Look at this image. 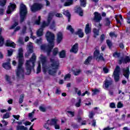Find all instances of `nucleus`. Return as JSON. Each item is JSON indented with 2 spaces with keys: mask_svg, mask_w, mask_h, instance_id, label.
<instances>
[{
  "mask_svg": "<svg viewBox=\"0 0 130 130\" xmlns=\"http://www.w3.org/2000/svg\"><path fill=\"white\" fill-rule=\"evenodd\" d=\"M39 58L42 63V67L44 70V72H45V73L48 72V74L49 75H51V76L55 75V74H56V71L58 69V66L59 64L58 61L54 60V59L53 58H51V67L48 68L47 66V60L46 57L41 54L39 57Z\"/></svg>",
  "mask_w": 130,
  "mask_h": 130,
  "instance_id": "nucleus-1",
  "label": "nucleus"
},
{
  "mask_svg": "<svg viewBox=\"0 0 130 130\" xmlns=\"http://www.w3.org/2000/svg\"><path fill=\"white\" fill-rule=\"evenodd\" d=\"M47 41L49 44H44L41 46V49L43 50L44 52H47V55H50V52L52 50V48L54 47V34L51 32L48 31L46 35Z\"/></svg>",
  "mask_w": 130,
  "mask_h": 130,
  "instance_id": "nucleus-2",
  "label": "nucleus"
},
{
  "mask_svg": "<svg viewBox=\"0 0 130 130\" xmlns=\"http://www.w3.org/2000/svg\"><path fill=\"white\" fill-rule=\"evenodd\" d=\"M23 49L22 48H20L18 50V55L17 56V58H19V64L16 71V75L19 79H23L24 78V69L22 67L24 61V59H23Z\"/></svg>",
  "mask_w": 130,
  "mask_h": 130,
  "instance_id": "nucleus-3",
  "label": "nucleus"
},
{
  "mask_svg": "<svg viewBox=\"0 0 130 130\" xmlns=\"http://www.w3.org/2000/svg\"><path fill=\"white\" fill-rule=\"evenodd\" d=\"M35 61H36V55L35 53H33L30 59L26 61V63H25L26 75L31 74V71H32L35 67Z\"/></svg>",
  "mask_w": 130,
  "mask_h": 130,
  "instance_id": "nucleus-4",
  "label": "nucleus"
},
{
  "mask_svg": "<svg viewBox=\"0 0 130 130\" xmlns=\"http://www.w3.org/2000/svg\"><path fill=\"white\" fill-rule=\"evenodd\" d=\"M104 55L103 53L100 54L99 50L96 49L93 52V56L96 59L98 62H100V61H105V59L103 57Z\"/></svg>",
  "mask_w": 130,
  "mask_h": 130,
  "instance_id": "nucleus-5",
  "label": "nucleus"
},
{
  "mask_svg": "<svg viewBox=\"0 0 130 130\" xmlns=\"http://www.w3.org/2000/svg\"><path fill=\"white\" fill-rule=\"evenodd\" d=\"M120 73V68H119V66H116L113 73L114 79L115 82H118L119 81V79H120V77L119 76Z\"/></svg>",
  "mask_w": 130,
  "mask_h": 130,
  "instance_id": "nucleus-6",
  "label": "nucleus"
},
{
  "mask_svg": "<svg viewBox=\"0 0 130 130\" xmlns=\"http://www.w3.org/2000/svg\"><path fill=\"white\" fill-rule=\"evenodd\" d=\"M19 11L21 17H26L27 14H28V11H27V7L25 5L21 4L20 5Z\"/></svg>",
  "mask_w": 130,
  "mask_h": 130,
  "instance_id": "nucleus-7",
  "label": "nucleus"
},
{
  "mask_svg": "<svg viewBox=\"0 0 130 130\" xmlns=\"http://www.w3.org/2000/svg\"><path fill=\"white\" fill-rule=\"evenodd\" d=\"M102 19V18L101 17H94L92 19V21L95 22V26L99 30H100L101 28V24L100 22Z\"/></svg>",
  "mask_w": 130,
  "mask_h": 130,
  "instance_id": "nucleus-8",
  "label": "nucleus"
},
{
  "mask_svg": "<svg viewBox=\"0 0 130 130\" xmlns=\"http://www.w3.org/2000/svg\"><path fill=\"white\" fill-rule=\"evenodd\" d=\"M31 53H33V43L29 42L27 45V51L25 54V57H28Z\"/></svg>",
  "mask_w": 130,
  "mask_h": 130,
  "instance_id": "nucleus-9",
  "label": "nucleus"
},
{
  "mask_svg": "<svg viewBox=\"0 0 130 130\" xmlns=\"http://www.w3.org/2000/svg\"><path fill=\"white\" fill-rule=\"evenodd\" d=\"M43 7V6H42V4L35 3L32 5V6H31V10L32 12H37V11H39V10H41Z\"/></svg>",
  "mask_w": 130,
  "mask_h": 130,
  "instance_id": "nucleus-10",
  "label": "nucleus"
},
{
  "mask_svg": "<svg viewBox=\"0 0 130 130\" xmlns=\"http://www.w3.org/2000/svg\"><path fill=\"white\" fill-rule=\"evenodd\" d=\"M52 21V17H49L47 19V21H43L41 25V28H43V29H44L46 27H48L49 26V24Z\"/></svg>",
  "mask_w": 130,
  "mask_h": 130,
  "instance_id": "nucleus-11",
  "label": "nucleus"
},
{
  "mask_svg": "<svg viewBox=\"0 0 130 130\" xmlns=\"http://www.w3.org/2000/svg\"><path fill=\"white\" fill-rule=\"evenodd\" d=\"M15 9H16V4L10 3L6 11L7 14H12V12H14Z\"/></svg>",
  "mask_w": 130,
  "mask_h": 130,
  "instance_id": "nucleus-12",
  "label": "nucleus"
},
{
  "mask_svg": "<svg viewBox=\"0 0 130 130\" xmlns=\"http://www.w3.org/2000/svg\"><path fill=\"white\" fill-rule=\"evenodd\" d=\"M127 63L130 62V58L128 56H125L124 57H121L120 59L119 60V64H121L122 63Z\"/></svg>",
  "mask_w": 130,
  "mask_h": 130,
  "instance_id": "nucleus-13",
  "label": "nucleus"
},
{
  "mask_svg": "<svg viewBox=\"0 0 130 130\" xmlns=\"http://www.w3.org/2000/svg\"><path fill=\"white\" fill-rule=\"evenodd\" d=\"M79 50V44L78 43H76L74 45H73L70 49V52H73V53H77Z\"/></svg>",
  "mask_w": 130,
  "mask_h": 130,
  "instance_id": "nucleus-14",
  "label": "nucleus"
},
{
  "mask_svg": "<svg viewBox=\"0 0 130 130\" xmlns=\"http://www.w3.org/2000/svg\"><path fill=\"white\" fill-rule=\"evenodd\" d=\"M123 76L126 78L128 79V77H129V67H127L126 69H123Z\"/></svg>",
  "mask_w": 130,
  "mask_h": 130,
  "instance_id": "nucleus-15",
  "label": "nucleus"
},
{
  "mask_svg": "<svg viewBox=\"0 0 130 130\" xmlns=\"http://www.w3.org/2000/svg\"><path fill=\"white\" fill-rule=\"evenodd\" d=\"M62 33L59 32L57 34V39L56 41L58 43V44H59L60 42H61V41L62 40Z\"/></svg>",
  "mask_w": 130,
  "mask_h": 130,
  "instance_id": "nucleus-16",
  "label": "nucleus"
},
{
  "mask_svg": "<svg viewBox=\"0 0 130 130\" xmlns=\"http://www.w3.org/2000/svg\"><path fill=\"white\" fill-rule=\"evenodd\" d=\"M75 13H77V14H78L81 17H82L83 16V10H82L81 7L79 6H77L75 8Z\"/></svg>",
  "mask_w": 130,
  "mask_h": 130,
  "instance_id": "nucleus-17",
  "label": "nucleus"
},
{
  "mask_svg": "<svg viewBox=\"0 0 130 130\" xmlns=\"http://www.w3.org/2000/svg\"><path fill=\"white\" fill-rule=\"evenodd\" d=\"M62 16V15L61 14L54 12H50L48 15V17H61Z\"/></svg>",
  "mask_w": 130,
  "mask_h": 130,
  "instance_id": "nucleus-18",
  "label": "nucleus"
},
{
  "mask_svg": "<svg viewBox=\"0 0 130 130\" xmlns=\"http://www.w3.org/2000/svg\"><path fill=\"white\" fill-rule=\"evenodd\" d=\"M105 82V88H108V87L112 85V80L111 79H106Z\"/></svg>",
  "mask_w": 130,
  "mask_h": 130,
  "instance_id": "nucleus-19",
  "label": "nucleus"
},
{
  "mask_svg": "<svg viewBox=\"0 0 130 130\" xmlns=\"http://www.w3.org/2000/svg\"><path fill=\"white\" fill-rule=\"evenodd\" d=\"M6 46H10V47H13L15 48L16 47V44L13 42H11L10 41H7L6 43Z\"/></svg>",
  "mask_w": 130,
  "mask_h": 130,
  "instance_id": "nucleus-20",
  "label": "nucleus"
},
{
  "mask_svg": "<svg viewBox=\"0 0 130 130\" xmlns=\"http://www.w3.org/2000/svg\"><path fill=\"white\" fill-rule=\"evenodd\" d=\"M75 34L78 35L80 38H83V37H84V32H83V30L81 29H78Z\"/></svg>",
  "mask_w": 130,
  "mask_h": 130,
  "instance_id": "nucleus-21",
  "label": "nucleus"
},
{
  "mask_svg": "<svg viewBox=\"0 0 130 130\" xmlns=\"http://www.w3.org/2000/svg\"><path fill=\"white\" fill-rule=\"evenodd\" d=\"M85 32L86 34H90L91 33V27H90V24L87 23L85 28Z\"/></svg>",
  "mask_w": 130,
  "mask_h": 130,
  "instance_id": "nucleus-22",
  "label": "nucleus"
},
{
  "mask_svg": "<svg viewBox=\"0 0 130 130\" xmlns=\"http://www.w3.org/2000/svg\"><path fill=\"white\" fill-rule=\"evenodd\" d=\"M77 93L78 96H82V97L85 96V95H86V94L87 95H88V96H89V95H90V92H89V91H85L84 92H83L82 94V92L81 91V90H78V92Z\"/></svg>",
  "mask_w": 130,
  "mask_h": 130,
  "instance_id": "nucleus-23",
  "label": "nucleus"
},
{
  "mask_svg": "<svg viewBox=\"0 0 130 130\" xmlns=\"http://www.w3.org/2000/svg\"><path fill=\"white\" fill-rule=\"evenodd\" d=\"M50 29H51V30H53V31H55V21L54 20H52V18L51 21Z\"/></svg>",
  "mask_w": 130,
  "mask_h": 130,
  "instance_id": "nucleus-24",
  "label": "nucleus"
},
{
  "mask_svg": "<svg viewBox=\"0 0 130 130\" xmlns=\"http://www.w3.org/2000/svg\"><path fill=\"white\" fill-rule=\"evenodd\" d=\"M2 66L6 70H10V69H11V64L10 62L3 63Z\"/></svg>",
  "mask_w": 130,
  "mask_h": 130,
  "instance_id": "nucleus-25",
  "label": "nucleus"
},
{
  "mask_svg": "<svg viewBox=\"0 0 130 130\" xmlns=\"http://www.w3.org/2000/svg\"><path fill=\"white\" fill-rule=\"evenodd\" d=\"M37 35L38 37H40L43 35V28L41 27L37 31Z\"/></svg>",
  "mask_w": 130,
  "mask_h": 130,
  "instance_id": "nucleus-26",
  "label": "nucleus"
},
{
  "mask_svg": "<svg viewBox=\"0 0 130 130\" xmlns=\"http://www.w3.org/2000/svg\"><path fill=\"white\" fill-rule=\"evenodd\" d=\"M60 58H64L66 57V50H63L59 53Z\"/></svg>",
  "mask_w": 130,
  "mask_h": 130,
  "instance_id": "nucleus-27",
  "label": "nucleus"
},
{
  "mask_svg": "<svg viewBox=\"0 0 130 130\" xmlns=\"http://www.w3.org/2000/svg\"><path fill=\"white\" fill-rule=\"evenodd\" d=\"M58 120L56 119H52L49 124L50 125H55L57 123Z\"/></svg>",
  "mask_w": 130,
  "mask_h": 130,
  "instance_id": "nucleus-28",
  "label": "nucleus"
},
{
  "mask_svg": "<svg viewBox=\"0 0 130 130\" xmlns=\"http://www.w3.org/2000/svg\"><path fill=\"white\" fill-rule=\"evenodd\" d=\"M16 130H28V128L23 125H17L16 126Z\"/></svg>",
  "mask_w": 130,
  "mask_h": 130,
  "instance_id": "nucleus-29",
  "label": "nucleus"
},
{
  "mask_svg": "<svg viewBox=\"0 0 130 130\" xmlns=\"http://www.w3.org/2000/svg\"><path fill=\"white\" fill-rule=\"evenodd\" d=\"M93 34L94 38H96L97 36H99V29L93 28Z\"/></svg>",
  "mask_w": 130,
  "mask_h": 130,
  "instance_id": "nucleus-30",
  "label": "nucleus"
},
{
  "mask_svg": "<svg viewBox=\"0 0 130 130\" xmlns=\"http://www.w3.org/2000/svg\"><path fill=\"white\" fill-rule=\"evenodd\" d=\"M67 2L64 4V7H69L73 5V0H67Z\"/></svg>",
  "mask_w": 130,
  "mask_h": 130,
  "instance_id": "nucleus-31",
  "label": "nucleus"
},
{
  "mask_svg": "<svg viewBox=\"0 0 130 130\" xmlns=\"http://www.w3.org/2000/svg\"><path fill=\"white\" fill-rule=\"evenodd\" d=\"M92 58L91 56L88 57L84 61V64H89V63L91 62V60H92Z\"/></svg>",
  "mask_w": 130,
  "mask_h": 130,
  "instance_id": "nucleus-32",
  "label": "nucleus"
},
{
  "mask_svg": "<svg viewBox=\"0 0 130 130\" xmlns=\"http://www.w3.org/2000/svg\"><path fill=\"white\" fill-rule=\"evenodd\" d=\"M73 73L74 76H79V74L82 73V70H81L80 69H77L75 71H73Z\"/></svg>",
  "mask_w": 130,
  "mask_h": 130,
  "instance_id": "nucleus-33",
  "label": "nucleus"
},
{
  "mask_svg": "<svg viewBox=\"0 0 130 130\" xmlns=\"http://www.w3.org/2000/svg\"><path fill=\"white\" fill-rule=\"evenodd\" d=\"M115 18V19L116 20L117 24H121V22H122V21H123V19L122 18V17H119V18L117 17H116Z\"/></svg>",
  "mask_w": 130,
  "mask_h": 130,
  "instance_id": "nucleus-34",
  "label": "nucleus"
},
{
  "mask_svg": "<svg viewBox=\"0 0 130 130\" xmlns=\"http://www.w3.org/2000/svg\"><path fill=\"white\" fill-rule=\"evenodd\" d=\"M40 21H41V17H39L35 20L34 24L35 25H40Z\"/></svg>",
  "mask_w": 130,
  "mask_h": 130,
  "instance_id": "nucleus-35",
  "label": "nucleus"
},
{
  "mask_svg": "<svg viewBox=\"0 0 130 130\" xmlns=\"http://www.w3.org/2000/svg\"><path fill=\"white\" fill-rule=\"evenodd\" d=\"M67 113L69 117H74L75 116V112L68 111Z\"/></svg>",
  "mask_w": 130,
  "mask_h": 130,
  "instance_id": "nucleus-36",
  "label": "nucleus"
},
{
  "mask_svg": "<svg viewBox=\"0 0 130 130\" xmlns=\"http://www.w3.org/2000/svg\"><path fill=\"white\" fill-rule=\"evenodd\" d=\"M63 15H64V16H66V17H71V13H70V11H69V10L63 11Z\"/></svg>",
  "mask_w": 130,
  "mask_h": 130,
  "instance_id": "nucleus-37",
  "label": "nucleus"
},
{
  "mask_svg": "<svg viewBox=\"0 0 130 130\" xmlns=\"http://www.w3.org/2000/svg\"><path fill=\"white\" fill-rule=\"evenodd\" d=\"M80 5L81 7H83V8H85L86 7V2H87V0H80Z\"/></svg>",
  "mask_w": 130,
  "mask_h": 130,
  "instance_id": "nucleus-38",
  "label": "nucleus"
},
{
  "mask_svg": "<svg viewBox=\"0 0 130 130\" xmlns=\"http://www.w3.org/2000/svg\"><path fill=\"white\" fill-rule=\"evenodd\" d=\"M67 29L70 31V32L73 34L74 32V28L71 26V25H68L67 27Z\"/></svg>",
  "mask_w": 130,
  "mask_h": 130,
  "instance_id": "nucleus-39",
  "label": "nucleus"
},
{
  "mask_svg": "<svg viewBox=\"0 0 130 130\" xmlns=\"http://www.w3.org/2000/svg\"><path fill=\"white\" fill-rule=\"evenodd\" d=\"M6 3L7 0H0V6H1V7H5Z\"/></svg>",
  "mask_w": 130,
  "mask_h": 130,
  "instance_id": "nucleus-40",
  "label": "nucleus"
},
{
  "mask_svg": "<svg viewBox=\"0 0 130 130\" xmlns=\"http://www.w3.org/2000/svg\"><path fill=\"white\" fill-rule=\"evenodd\" d=\"M41 72V65H40V62L38 63V66L37 69V74H39Z\"/></svg>",
  "mask_w": 130,
  "mask_h": 130,
  "instance_id": "nucleus-41",
  "label": "nucleus"
},
{
  "mask_svg": "<svg viewBox=\"0 0 130 130\" xmlns=\"http://www.w3.org/2000/svg\"><path fill=\"white\" fill-rule=\"evenodd\" d=\"M107 44L109 48L111 49V47H112V43L109 40H107Z\"/></svg>",
  "mask_w": 130,
  "mask_h": 130,
  "instance_id": "nucleus-42",
  "label": "nucleus"
},
{
  "mask_svg": "<svg viewBox=\"0 0 130 130\" xmlns=\"http://www.w3.org/2000/svg\"><path fill=\"white\" fill-rule=\"evenodd\" d=\"M34 113H35V110H34L32 113H29L28 114V117L30 119H32V118H33V116L34 115Z\"/></svg>",
  "mask_w": 130,
  "mask_h": 130,
  "instance_id": "nucleus-43",
  "label": "nucleus"
},
{
  "mask_svg": "<svg viewBox=\"0 0 130 130\" xmlns=\"http://www.w3.org/2000/svg\"><path fill=\"white\" fill-rule=\"evenodd\" d=\"M58 53V49L57 48H55L53 50V55H56Z\"/></svg>",
  "mask_w": 130,
  "mask_h": 130,
  "instance_id": "nucleus-44",
  "label": "nucleus"
},
{
  "mask_svg": "<svg viewBox=\"0 0 130 130\" xmlns=\"http://www.w3.org/2000/svg\"><path fill=\"white\" fill-rule=\"evenodd\" d=\"M7 52L8 56H12L13 52V49L8 50Z\"/></svg>",
  "mask_w": 130,
  "mask_h": 130,
  "instance_id": "nucleus-45",
  "label": "nucleus"
},
{
  "mask_svg": "<svg viewBox=\"0 0 130 130\" xmlns=\"http://www.w3.org/2000/svg\"><path fill=\"white\" fill-rule=\"evenodd\" d=\"M23 101H24V95L23 94H21L19 98V103L20 104L23 103Z\"/></svg>",
  "mask_w": 130,
  "mask_h": 130,
  "instance_id": "nucleus-46",
  "label": "nucleus"
},
{
  "mask_svg": "<svg viewBox=\"0 0 130 130\" xmlns=\"http://www.w3.org/2000/svg\"><path fill=\"white\" fill-rule=\"evenodd\" d=\"M4 45V38L2 36H0V46Z\"/></svg>",
  "mask_w": 130,
  "mask_h": 130,
  "instance_id": "nucleus-47",
  "label": "nucleus"
},
{
  "mask_svg": "<svg viewBox=\"0 0 130 130\" xmlns=\"http://www.w3.org/2000/svg\"><path fill=\"white\" fill-rule=\"evenodd\" d=\"M92 92H93L92 93V95L93 96V95H96L98 93H99V90L95 89L94 90H92Z\"/></svg>",
  "mask_w": 130,
  "mask_h": 130,
  "instance_id": "nucleus-48",
  "label": "nucleus"
},
{
  "mask_svg": "<svg viewBox=\"0 0 130 130\" xmlns=\"http://www.w3.org/2000/svg\"><path fill=\"white\" fill-rule=\"evenodd\" d=\"M105 25L106 26H109L110 25V20L108 18H106L105 20Z\"/></svg>",
  "mask_w": 130,
  "mask_h": 130,
  "instance_id": "nucleus-49",
  "label": "nucleus"
},
{
  "mask_svg": "<svg viewBox=\"0 0 130 130\" xmlns=\"http://www.w3.org/2000/svg\"><path fill=\"white\" fill-rule=\"evenodd\" d=\"M110 36L112 37V38H113V37L116 38V37H117V35L115 34V32H110Z\"/></svg>",
  "mask_w": 130,
  "mask_h": 130,
  "instance_id": "nucleus-50",
  "label": "nucleus"
},
{
  "mask_svg": "<svg viewBox=\"0 0 130 130\" xmlns=\"http://www.w3.org/2000/svg\"><path fill=\"white\" fill-rule=\"evenodd\" d=\"M6 80L8 82V83H9V84L12 83V82H11V77L8 75L6 76Z\"/></svg>",
  "mask_w": 130,
  "mask_h": 130,
  "instance_id": "nucleus-51",
  "label": "nucleus"
},
{
  "mask_svg": "<svg viewBox=\"0 0 130 130\" xmlns=\"http://www.w3.org/2000/svg\"><path fill=\"white\" fill-rule=\"evenodd\" d=\"M113 55L114 57H119V56H120V54L119 53L116 52L113 53Z\"/></svg>",
  "mask_w": 130,
  "mask_h": 130,
  "instance_id": "nucleus-52",
  "label": "nucleus"
},
{
  "mask_svg": "<svg viewBox=\"0 0 130 130\" xmlns=\"http://www.w3.org/2000/svg\"><path fill=\"white\" fill-rule=\"evenodd\" d=\"M117 108H122V107H123V105L122 103H121V102H119L117 104Z\"/></svg>",
  "mask_w": 130,
  "mask_h": 130,
  "instance_id": "nucleus-53",
  "label": "nucleus"
},
{
  "mask_svg": "<svg viewBox=\"0 0 130 130\" xmlns=\"http://www.w3.org/2000/svg\"><path fill=\"white\" fill-rule=\"evenodd\" d=\"M18 22L16 21H15V23L14 24L12 25V26L10 27V29H14V28H15V27H16V26H18Z\"/></svg>",
  "mask_w": 130,
  "mask_h": 130,
  "instance_id": "nucleus-54",
  "label": "nucleus"
},
{
  "mask_svg": "<svg viewBox=\"0 0 130 130\" xmlns=\"http://www.w3.org/2000/svg\"><path fill=\"white\" fill-rule=\"evenodd\" d=\"M39 110H40V111H42V112H45V111H46V109L42 106H40L39 107Z\"/></svg>",
  "mask_w": 130,
  "mask_h": 130,
  "instance_id": "nucleus-55",
  "label": "nucleus"
},
{
  "mask_svg": "<svg viewBox=\"0 0 130 130\" xmlns=\"http://www.w3.org/2000/svg\"><path fill=\"white\" fill-rule=\"evenodd\" d=\"M3 118H10V114L6 113L3 115Z\"/></svg>",
  "mask_w": 130,
  "mask_h": 130,
  "instance_id": "nucleus-56",
  "label": "nucleus"
},
{
  "mask_svg": "<svg viewBox=\"0 0 130 130\" xmlns=\"http://www.w3.org/2000/svg\"><path fill=\"white\" fill-rule=\"evenodd\" d=\"M42 41V38H41L39 39H37L36 41V43H37V44H41Z\"/></svg>",
  "mask_w": 130,
  "mask_h": 130,
  "instance_id": "nucleus-57",
  "label": "nucleus"
},
{
  "mask_svg": "<svg viewBox=\"0 0 130 130\" xmlns=\"http://www.w3.org/2000/svg\"><path fill=\"white\" fill-rule=\"evenodd\" d=\"M75 106L77 107H80L81 106V99H79L78 102L75 104Z\"/></svg>",
  "mask_w": 130,
  "mask_h": 130,
  "instance_id": "nucleus-58",
  "label": "nucleus"
},
{
  "mask_svg": "<svg viewBox=\"0 0 130 130\" xmlns=\"http://www.w3.org/2000/svg\"><path fill=\"white\" fill-rule=\"evenodd\" d=\"M49 121V120H48L47 121V122L44 125V127H45V128H46V129H48V128H49V127H48V122Z\"/></svg>",
  "mask_w": 130,
  "mask_h": 130,
  "instance_id": "nucleus-59",
  "label": "nucleus"
},
{
  "mask_svg": "<svg viewBox=\"0 0 130 130\" xmlns=\"http://www.w3.org/2000/svg\"><path fill=\"white\" fill-rule=\"evenodd\" d=\"M94 17H101V14L97 12H95L94 13Z\"/></svg>",
  "mask_w": 130,
  "mask_h": 130,
  "instance_id": "nucleus-60",
  "label": "nucleus"
},
{
  "mask_svg": "<svg viewBox=\"0 0 130 130\" xmlns=\"http://www.w3.org/2000/svg\"><path fill=\"white\" fill-rule=\"evenodd\" d=\"M94 116V113L93 112H89V118H93Z\"/></svg>",
  "mask_w": 130,
  "mask_h": 130,
  "instance_id": "nucleus-61",
  "label": "nucleus"
},
{
  "mask_svg": "<svg viewBox=\"0 0 130 130\" xmlns=\"http://www.w3.org/2000/svg\"><path fill=\"white\" fill-rule=\"evenodd\" d=\"M70 78H71V74H68L65 76L64 79L68 80V79H70Z\"/></svg>",
  "mask_w": 130,
  "mask_h": 130,
  "instance_id": "nucleus-62",
  "label": "nucleus"
},
{
  "mask_svg": "<svg viewBox=\"0 0 130 130\" xmlns=\"http://www.w3.org/2000/svg\"><path fill=\"white\" fill-rule=\"evenodd\" d=\"M110 107L111 108H115V104L114 103L110 104Z\"/></svg>",
  "mask_w": 130,
  "mask_h": 130,
  "instance_id": "nucleus-63",
  "label": "nucleus"
},
{
  "mask_svg": "<svg viewBox=\"0 0 130 130\" xmlns=\"http://www.w3.org/2000/svg\"><path fill=\"white\" fill-rule=\"evenodd\" d=\"M114 128V127H107L104 128L103 130H111V129H113Z\"/></svg>",
  "mask_w": 130,
  "mask_h": 130,
  "instance_id": "nucleus-64",
  "label": "nucleus"
}]
</instances>
